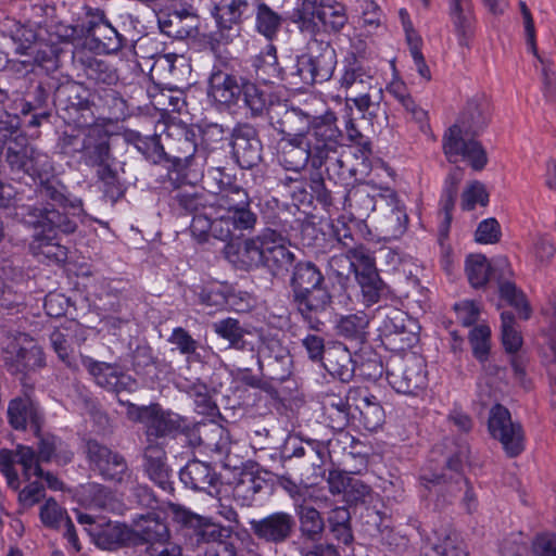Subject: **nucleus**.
I'll use <instances>...</instances> for the list:
<instances>
[{
	"label": "nucleus",
	"instance_id": "nucleus-1",
	"mask_svg": "<svg viewBox=\"0 0 556 556\" xmlns=\"http://www.w3.org/2000/svg\"><path fill=\"white\" fill-rule=\"evenodd\" d=\"M491 119V104L484 94L470 98L456 123L443 136V151L452 163L466 161L476 169H482L488 156L482 144L475 139Z\"/></svg>",
	"mask_w": 556,
	"mask_h": 556
},
{
	"label": "nucleus",
	"instance_id": "nucleus-2",
	"mask_svg": "<svg viewBox=\"0 0 556 556\" xmlns=\"http://www.w3.org/2000/svg\"><path fill=\"white\" fill-rule=\"evenodd\" d=\"M16 215L22 222L36 230L29 245L35 255H42L55 262L65 261L66 248L56 241V233L70 235L76 231L78 223L67 214H61L53 204H25L18 207Z\"/></svg>",
	"mask_w": 556,
	"mask_h": 556
},
{
	"label": "nucleus",
	"instance_id": "nucleus-3",
	"mask_svg": "<svg viewBox=\"0 0 556 556\" xmlns=\"http://www.w3.org/2000/svg\"><path fill=\"white\" fill-rule=\"evenodd\" d=\"M73 458L71 452L64 442L54 437L46 435L39 439L37 450L27 445H17L15 451H0V471L7 479L10 488L17 490L20 488V479L14 464L22 468L25 479L42 476L43 470L41 463L55 462L59 465H65Z\"/></svg>",
	"mask_w": 556,
	"mask_h": 556
},
{
	"label": "nucleus",
	"instance_id": "nucleus-4",
	"mask_svg": "<svg viewBox=\"0 0 556 556\" xmlns=\"http://www.w3.org/2000/svg\"><path fill=\"white\" fill-rule=\"evenodd\" d=\"M317 125L306 138L286 139L279 152V163L287 169L299 174L309 163L319 169L327 160L337 154L342 146V131L331 128L327 123Z\"/></svg>",
	"mask_w": 556,
	"mask_h": 556
},
{
	"label": "nucleus",
	"instance_id": "nucleus-5",
	"mask_svg": "<svg viewBox=\"0 0 556 556\" xmlns=\"http://www.w3.org/2000/svg\"><path fill=\"white\" fill-rule=\"evenodd\" d=\"M212 213L218 211L222 219L217 222L219 235L231 229L236 236L251 231L257 223V215L251 211V199L245 189L237 184L222 191L211 193Z\"/></svg>",
	"mask_w": 556,
	"mask_h": 556
},
{
	"label": "nucleus",
	"instance_id": "nucleus-6",
	"mask_svg": "<svg viewBox=\"0 0 556 556\" xmlns=\"http://www.w3.org/2000/svg\"><path fill=\"white\" fill-rule=\"evenodd\" d=\"M267 114L269 123L283 140L293 138H306L314 128L321 123H327L331 128H339L338 118L332 111L313 116L299 108L289 105L287 101H269Z\"/></svg>",
	"mask_w": 556,
	"mask_h": 556
},
{
	"label": "nucleus",
	"instance_id": "nucleus-7",
	"mask_svg": "<svg viewBox=\"0 0 556 556\" xmlns=\"http://www.w3.org/2000/svg\"><path fill=\"white\" fill-rule=\"evenodd\" d=\"M337 64L336 50L328 40L314 37L307 43V52L298 56L290 67L292 84L314 85L328 80Z\"/></svg>",
	"mask_w": 556,
	"mask_h": 556
},
{
	"label": "nucleus",
	"instance_id": "nucleus-8",
	"mask_svg": "<svg viewBox=\"0 0 556 556\" xmlns=\"http://www.w3.org/2000/svg\"><path fill=\"white\" fill-rule=\"evenodd\" d=\"M339 84L346 101H352L361 112L371 113L370 109L378 106L382 100V87L375 73L356 59L344 65Z\"/></svg>",
	"mask_w": 556,
	"mask_h": 556
},
{
	"label": "nucleus",
	"instance_id": "nucleus-9",
	"mask_svg": "<svg viewBox=\"0 0 556 556\" xmlns=\"http://www.w3.org/2000/svg\"><path fill=\"white\" fill-rule=\"evenodd\" d=\"M118 403L126 407V416L132 422L144 426L147 442H157L159 439L175 437L184 431L185 420L169 410H164L160 404L136 405L128 400L118 397Z\"/></svg>",
	"mask_w": 556,
	"mask_h": 556
},
{
	"label": "nucleus",
	"instance_id": "nucleus-10",
	"mask_svg": "<svg viewBox=\"0 0 556 556\" xmlns=\"http://www.w3.org/2000/svg\"><path fill=\"white\" fill-rule=\"evenodd\" d=\"M387 380L397 393L418 395L427 386L424 359L415 354L391 358L387 364Z\"/></svg>",
	"mask_w": 556,
	"mask_h": 556
},
{
	"label": "nucleus",
	"instance_id": "nucleus-11",
	"mask_svg": "<svg viewBox=\"0 0 556 556\" xmlns=\"http://www.w3.org/2000/svg\"><path fill=\"white\" fill-rule=\"evenodd\" d=\"M168 509L173 520L181 526L185 536L193 547H199L202 544L210 546L229 538L228 529L210 522L178 504H170Z\"/></svg>",
	"mask_w": 556,
	"mask_h": 556
},
{
	"label": "nucleus",
	"instance_id": "nucleus-12",
	"mask_svg": "<svg viewBox=\"0 0 556 556\" xmlns=\"http://www.w3.org/2000/svg\"><path fill=\"white\" fill-rule=\"evenodd\" d=\"M255 11V0H222L215 7L214 16L217 30L212 34V41L227 45L240 35V24L250 18Z\"/></svg>",
	"mask_w": 556,
	"mask_h": 556
},
{
	"label": "nucleus",
	"instance_id": "nucleus-13",
	"mask_svg": "<svg viewBox=\"0 0 556 556\" xmlns=\"http://www.w3.org/2000/svg\"><path fill=\"white\" fill-rule=\"evenodd\" d=\"M489 431L498 440L509 457H516L525 450V432L522 426L513 421L510 412L503 405H494L489 415Z\"/></svg>",
	"mask_w": 556,
	"mask_h": 556
},
{
	"label": "nucleus",
	"instance_id": "nucleus-14",
	"mask_svg": "<svg viewBox=\"0 0 556 556\" xmlns=\"http://www.w3.org/2000/svg\"><path fill=\"white\" fill-rule=\"evenodd\" d=\"M81 28L87 43L99 52L117 53L124 46V36L111 25L103 11H89Z\"/></svg>",
	"mask_w": 556,
	"mask_h": 556
},
{
	"label": "nucleus",
	"instance_id": "nucleus-15",
	"mask_svg": "<svg viewBox=\"0 0 556 556\" xmlns=\"http://www.w3.org/2000/svg\"><path fill=\"white\" fill-rule=\"evenodd\" d=\"M4 362L13 372L35 370L45 365L42 349L26 333L18 332L9 338L4 346Z\"/></svg>",
	"mask_w": 556,
	"mask_h": 556
},
{
	"label": "nucleus",
	"instance_id": "nucleus-16",
	"mask_svg": "<svg viewBox=\"0 0 556 556\" xmlns=\"http://www.w3.org/2000/svg\"><path fill=\"white\" fill-rule=\"evenodd\" d=\"M329 453L324 442L307 440L292 447H285L282 460L285 465L295 467L302 478L311 479L319 476Z\"/></svg>",
	"mask_w": 556,
	"mask_h": 556
},
{
	"label": "nucleus",
	"instance_id": "nucleus-17",
	"mask_svg": "<svg viewBox=\"0 0 556 556\" xmlns=\"http://www.w3.org/2000/svg\"><path fill=\"white\" fill-rule=\"evenodd\" d=\"M80 359L84 368L93 378L94 382L99 387L116 393L117 399L122 397L123 392L132 393L138 390L137 380L123 372L118 365L99 362L86 355H80Z\"/></svg>",
	"mask_w": 556,
	"mask_h": 556
},
{
	"label": "nucleus",
	"instance_id": "nucleus-18",
	"mask_svg": "<svg viewBox=\"0 0 556 556\" xmlns=\"http://www.w3.org/2000/svg\"><path fill=\"white\" fill-rule=\"evenodd\" d=\"M87 456L99 473L106 480L117 483L130 479V470L123 455L102 445L96 440L87 442Z\"/></svg>",
	"mask_w": 556,
	"mask_h": 556
},
{
	"label": "nucleus",
	"instance_id": "nucleus-19",
	"mask_svg": "<svg viewBox=\"0 0 556 556\" xmlns=\"http://www.w3.org/2000/svg\"><path fill=\"white\" fill-rule=\"evenodd\" d=\"M253 534L267 544L281 545L295 532V518L287 511H275L261 519L250 521Z\"/></svg>",
	"mask_w": 556,
	"mask_h": 556
},
{
	"label": "nucleus",
	"instance_id": "nucleus-20",
	"mask_svg": "<svg viewBox=\"0 0 556 556\" xmlns=\"http://www.w3.org/2000/svg\"><path fill=\"white\" fill-rule=\"evenodd\" d=\"M352 400L349 399V395L345 399L336 394H327L325 396V415L327 416L329 426L338 431V433L329 440V455L336 451V446L339 444H343V448L345 450L348 444L353 447V444L356 443L354 437L343 431L350 422V417H352Z\"/></svg>",
	"mask_w": 556,
	"mask_h": 556
},
{
	"label": "nucleus",
	"instance_id": "nucleus-21",
	"mask_svg": "<svg viewBox=\"0 0 556 556\" xmlns=\"http://www.w3.org/2000/svg\"><path fill=\"white\" fill-rule=\"evenodd\" d=\"M354 413L352 419L358 422V427L369 432L377 431L386 419L384 409L380 401L366 389H353L349 391Z\"/></svg>",
	"mask_w": 556,
	"mask_h": 556
},
{
	"label": "nucleus",
	"instance_id": "nucleus-22",
	"mask_svg": "<svg viewBox=\"0 0 556 556\" xmlns=\"http://www.w3.org/2000/svg\"><path fill=\"white\" fill-rule=\"evenodd\" d=\"M293 301L308 328L319 331L323 326L320 316L332 303V295L326 285L295 294Z\"/></svg>",
	"mask_w": 556,
	"mask_h": 556
},
{
	"label": "nucleus",
	"instance_id": "nucleus-23",
	"mask_svg": "<svg viewBox=\"0 0 556 556\" xmlns=\"http://www.w3.org/2000/svg\"><path fill=\"white\" fill-rule=\"evenodd\" d=\"M233 156L241 168H252L262 160V143L254 127L238 125L231 134Z\"/></svg>",
	"mask_w": 556,
	"mask_h": 556
},
{
	"label": "nucleus",
	"instance_id": "nucleus-24",
	"mask_svg": "<svg viewBox=\"0 0 556 556\" xmlns=\"http://www.w3.org/2000/svg\"><path fill=\"white\" fill-rule=\"evenodd\" d=\"M155 150L160 151V157L172 162L179 167H187L197 152V132L192 128L182 127L177 137L172 138L167 144L168 151H165L159 142L154 141Z\"/></svg>",
	"mask_w": 556,
	"mask_h": 556
},
{
	"label": "nucleus",
	"instance_id": "nucleus-25",
	"mask_svg": "<svg viewBox=\"0 0 556 556\" xmlns=\"http://www.w3.org/2000/svg\"><path fill=\"white\" fill-rule=\"evenodd\" d=\"M224 253L228 262L240 270H253L264 264V255L261 252L257 236L237 243H227Z\"/></svg>",
	"mask_w": 556,
	"mask_h": 556
},
{
	"label": "nucleus",
	"instance_id": "nucleus-26",
	"mask_svg": "<svg viewBox=\"0 0 556 556\" xmlns=\"http://www.w3.org/2000/svg\"><path fill=\"white\" fill-rule=\"evenodd\" d=\"M77 62L86 78L94 85L113 86L119 79L117 67L99 55L83 52L79 54Z\"/></svg>",
	"mask_w": 556,
	"mask_h": 556
},
{
	"label": "nucleus",
	"instance_id": "nucleus-27",
	"mask_svg": "<svg viewBox=\"0 0 556 556\" xmlns=\"http://www.w3.org/2000/svg\"><path fill=\"white\" fill-rule=\"evenodd\" d=\"M40 520L50 529L59 530L64 527V536L76 552L80 551V544L76 534L75 526L67 515V511L62 508L54 498H48L40 507Z\"/></svg>",
	"mask_w": 556,
	"mask_h": 556
},
{
	"label": "nucleus",
	"instance_id": "nucleus-28",
	"mask_svg": "<svg viewBox=\"0 0 556 556\" xmlns=\"http://www.w3.org/2000/svg\"><path fill=\"white\" fill-rule=\"evenodd\" d=\"M448 16L460 46H468L473 35L476 15L472 0H447Z\"/></svg>",
	"mask_w": 556,
	"mask_h": 556
},
{
	"label": "nucleus",
	"instance_id": "nucleus-29",
	"mask_svg": "<svg viewBox=\"0 0 556 556\" xmlns=\"http://www.w3.org/2000/svg\"><path fill=\"white\" fill-rule=\"evenodd\" d=\"M198 25V16L187 10L173 11L159 17L162 33L175 39L195 37Z\"/></svg>",
	"mask_w": 556,
	"mask_h": 556
},
{
	"label": "nucleus",
	"instance_id": "nucleus-30",
	"mask_svg": "<svg viewBox=\"0 0 556 556\" xmlns=\"http://www.w3.org/2000/svg\"><path fill=\"white\" fill-rule=\"evenodd\" d=\"M39 197L45 200H50L54 204L61 206L63 212L74 219H78L84 214L81 199L71 197L67 194L66 187L58 180L42 181L39 190Z\"/></svg>",
	"mask_w": 556,
	"mask_h": 556
},
{
	"label": "nucleus",
	"instance_id": "nucleus-31",
	"mask_svg": "<svg viewBox=\"0 0 556 556\" xmlns=\"http://www.w3.org/2000/svg\"><path fill=\"white\" fill-rule=\"evenodd\" d=\"M132 527L134 534L149 546L169 540L168 527L159 513L139 515Z\"/></svg>",
	"mask_w": 556,
	"mask_h": 556
},
{
	"label": "nucleus",
	"instance_id": "nucleus-32",
	"mask_svg": "<svg viewBox=\"0 0 556 556\" xmlns=\"http://www.w3.org/2000/svg\"><path fill=\"white\" fill-rule=\"evenodd\" d=\"M80 160L89 167H96L103 165L108 161H114L109 138L103 130L98 127H90L89 131H87Z\"/></svg>",
	"mask_w": 556,
	"mask_h": 556
},
{
	"label": "nucleus",
	"instance_id": "nucleus-33",
	"mask_svg": "<svg viewBox=\"0 0 556 556\" xmlns=\"http://www.w3.org/2000/svg\"><path fill=\"white\" fill-rule=\"evenodd\" d=\"M181 482L194 490L210 492L218 482V475L210 464L200 460H190L179 473Z\"/></svg>",
	"mask_w": 556,
	"mask_h": 556
},
{
	"label": "nucleus",
	"instance_id": "nucleus-34",
	"mask_svg": "<svg viewBox=\"0 0 556 556\" xmlns=\"http://www.w3.org/2000/svg\"><path fill=\"white\" fill-rule=\"evenodd\" d=\"M208 94L218 103H236L241 94L242 85L226 71L214 67L210 76Z\"/></svg>",
	"mask_w": 556,
	"mask_h": 556
},
{
	"label": "nucleus",
	"instance_id": "nucleus-35",
	"mask_svg": "<svg viewBox=\"0 0 556 556\" xmlns=\"http://www.w3.org/2000/svg\"><path fill=\"white\" fill-rule=\"evenodd\" d=\"M85 340V330L79 326L56 329L50 334V342L58 357L71 368L76 366L73 345H80Z\"/></svg>",
	"mask_w": 556,
	"mask_h": 556
},
{
	"label": "nucleus",
	"instance_id": "nucleus-36",
	"mask_svg": "<svg viewBox=\"0 0 556 556\" xmlns=\"http://www.w3.org/2000/svg\"><path fill=\"white\" fill-rule=\"evenodd\" d=\"M339 263H344L346 270L353 271L355 277L377 270L375 257L370 251L362 244L350 248L345 255H333L329 261L331 268H336Z\"/></svg>",
	"mask_w": 556,
	"mask_h": 556
},
{
	"label": "nucleus",
	"instance_id": "nucleus-37",
	"mask_svg": "<svg viewBox=\"0 0 556 556\" xmlns=\"http://www.w3.org/2000/svg\"><path fill=\"white\" fill-rule=\"evenodd\" d=\"M143 467L149 478L165 490L168 485V468L165 464V451L159 442H147L143 452Z\"/></svg>",
	"mask_w": 556,
	"mask_h": 556
},
{
	"label": "nucleus",
	"instance_id": "nucleus-38",
	"mask_svg": "<svg viewBox=\"0 0 556 556\" xmlns=\"http://www.w3.org/2000/svg\"><path fill=\"white\" fill-rule=\"evenodd\" d=\"M198 444L208 453L222 456L228 452L229 437L227 430L217 422L199 424L195 428Z\"/></svg>",
	"mask_w": 556,
	"mask_h": 556
},
{
	"label": "nucleus",
	"instance_id": "nucleus-39",
	"mask_svg": "<svg viewBox=\"0 0 556 556\" xmlns=\"http://www.w3.org/2000/svg\"><path fill=\"white\" fill-rule=\"evenodd\" d=\"M214 331L223 339L229 342V348L248 351L254 356V342L251 332L243 329L240 323L233 318H226L214 323Z\"/></svg>",
	"mask_w": 556,
	"mask_h": 556
},
{
	"label": "nucleus",
	"instance_id": "nucleus-40",
	"mask_svg": "<svg viewBox=\"0 0 556 556\" xmlns=\"http://www.w3.org/2000/svg\"><path fill=\"white\" fill-rule=\"evenodd\" d=\"M463 180V172L459 168L452 170L446 180L441 198L442 220L439 226L440 240L446 239L452 222V211L458 194V185Z\"/></svg>",
	"mask_w": 556,
	"mask_h": 556
},
{
	"label": "nucleus",
	"instance_id": "nucleus-41",
	"mask_svg": "<svg viewBox=\"0 0 556 556\" xmlns=\"http://www.w3.org/2000/svg\"><path fill=\"white\" fill-rule=\"evenodd\" d=\"M8 416L11 426L17 430L25 429L27 425H30L36 432L39 430L38 408L27 396L12 400L8 408Z\"/></svg>",
	"mask_w": 556,
	"mask_h": 556
},
{
	"label": "nucleus",
	"instance_id": "nucleus-42",
	"mask_svg": "<svg viewBox=\"0 0 556 556\" xmlns=\"http://www.w3.org/2000/svg\"><path fill=\"white\" fill-rule=\"evenodd\" d=\"M222 219L218 211H202L192 217L190 231L199 241H207L210 237L220 241H228L236 237V233L229 229L228 235H219L217 231V222Z\"/></svg>",
	"mask_w": 556,
	"mask_h": 556
},
{
	"label": "nucleus",
	"instance_id": "nucleus-43",
	"mask_svg": "<svg viewBox=\"0 0 556 556\" xmlns=\"http://www.w3.org/2000/svg\"><path fill=\"white\" fill-rule=\"evenodd\" d=\"M408 216L405 206L395 195L390 198L386 212L379 220L382 233L388 238H399L407 229Z\"/></svg>",
	"mask_w": 556,
	"mask_h": 556
},
{
	"label": "nucleus",
	"instance_id": "nucleus-44",
	"mask_svg": "<svg viewBox=\"0 0 556 556\" xmlns=\"http://www.w3.org/2000/svg\"><path fill=\"white\" fill-rule=\"evenodd\" d=\"M323 285H325V277L313 262H299L294 265L290 279L292 296Z\"/></svg>",
	"mask_w": 556,
	"mask_h": 556
},
{
	"label": "nucleus",
	"instance_id": "nucleus-45",
	"mask_svg": "<svg viewBox=\"0 0 556 556\" xmlns=\"http://www.w3.org/2000/svg\"><path fill=\"white\" fill-rule=\"evenodd\" d=\"M379 330L383 336L413 332L415 321L408 315L395 307H386L378 313Z\"/></svg>",
	"mask_w": 556,
	"mask_h": 556
},
{
	"label": "nucleus",
	"instance_id": "nucleus-46",
	"mask_svg": "<svg viewBox=\"0 0 556 556\" xmlns=\"http://www.w3.org/2000/svg\"><path fill=\"white\" fill-rule=\"evenodd\" d=\"M328 1L329 0H302L300 8L296 10V22L302 31L315 37L319 34L321 12Z\"/></svg>",
	"mask_w": 556,
	"mask_h": 556
},
{
	"label": "nucleus",
	"instance_id": "nucleus-47",
	"mask_svg": "<svg viewBox=\"0 0 556 556\" xmlns=\"http://www.w3.org/2000/svg\"><path fill=\"white\" fill-rule=\"evenodd\" d=\"M254 14L257 33L273 40L281 27L282 17L261 0H255Z\"/></svg>",
	"mask_w": 556,
	"mask_h": 556
},
{
	"label": "nucleus",
	"instance_id": "nucleus-48",
	"mask_svg": "<svg viewBox=\"0 0 556 556\" xmlns=\"http://www.w3.org/2000/svg\"><path fill=\"white\" fill-rule=\"evenodd\" d=\"M387 90L404 108L410 118L418 123L420 128H424L428 114L414 101L406 85L403 81H392Z\"/></svg>",
	"mask_w": 556,
	"mask_h": 556
},
{
	"label": "nucleus",
	"instance_id": "nucleus-49",
	"mask_svg": "<svg viewBox=\"0 0 556 556\" xmlns=\"http://www.w3.org/2000/svg\"><path fill=\"white\" fill-rule=\"evenodd\" d=\"M60 112L62 118L67 124H73L78 127L92 126L96 122L93 106L94 104L89 99L83 102H73V104H62Z\"/></svg>",
	"mask_w": 556,
	"mask_h": 556
},
{
	"label": "nucleus",
	"instance_id": "nucleus-50",
	"mask_svg": "<svg viewBox=\"0 0 556 556\" xmlns=\"http://www.w3.org/2000/svg\"><path fill=\"white\" fill-rule=\"evenodd\" d=\"M173 200L178 207L193 215L212 211L211 193L195 191L192 187L177 190Z\"/></svg>",
	"mask_w": 556,
	"mask_h": 556
},
{
	"label": "nucleus",
	"instance_id": "nucleus-51",
	"mask_svg": "<svg viewBox=\"0 0 556 556\" xmlns=\"http://www.w3.org/2000/svg\"><path fill=\"white\" fill-rule=\"evenodd\" d=\"M265 481L262 477L252 472L241 475L239 481L233 486V498L241 506H250L255 495L264 488Z\"/></svg>",
	"mask_w": 556,
	"mask_h": 556
},
{
	"label": "nucleus",
	"instance_id": "nucleus-52",
	"mask_svg": "<svg viewBox=\"0 0 556 556\" xmlns=\"http://www.w3.org/2000/svg\"><path fill=\"white\" fill-rule=\"evenodd\" d=\"M356 280L361 287L363 300L368 306L378 303L389 292L377 270L357 276Z\"/></svg>",
	"mask_w": 556,
	"mask_h": 556
},
{
	"label": "nucleus",
	"instance_id": "nucleus-53",
	"mask_svg": "<svg viewBox=\"0 0 556 556\" xmlns=\"http://www.w3.org/2000/svg\"><path fill=\"white\" fill-rule=\"evenodd\" d=\"M90 127L75 126L70 130L63 131L56 144L60 153L68 157L80 156L86 143L87 131H89Z\"/></svg>",
	"mask_w": 556,
	"mask_h": 556
},
{
	"label": "nucleus",
	"instance_id": "nucleus-54",
	"mask_svg": "<svg viewBox=\"0 0 556 556\" xmlns=\"http://www.w3.org/2000/svg\"><path fill=\"white\" fill-rule=\"evenodd\" d=\"M327 368L329 374L343 382H349L354 376V362L346 349H334L329 352Z\"/></svg>",
	"mask_w": 556,
	"mask_h": 556
},
{
	"label": "nucleus",
	"instance_id": "nucleus-55",
	"mask_svg": "<svg viewBox=\"0 0 556 556\" xmlns=\"http://www.w3.org/2000/svg\"><path fill=\"white\" fill-rule=\"evenodd\" d=\"M114 161H108L103 165L96 166V176L103 186L104 194L115 202L124 194L123 185L119 181L117 172L113 168Z\"/></svg>",
	"mask_w": 556,
	"mask_h": 556
},
{
	"label": "nucleus",
	"instance_id": "nucleus-56",
	"mask_svg": "<svg viewBox=\"0 0 556 556\" xmlns=\"http://www.w3.org/2000/svg\"><path fill=\"white\" fill-rule=\"evenodd\" d=\"M350 511L345 507H336L328 517L329 529L336 540L348 545L353 540L350 526Z\"/></svg>",
	"mask_w": 556,
	"mask_h": 556
},
{
	"label": "nucleus",
	"instance_id": "nucleus-57",
	"mask_svg": "<svg viewBox=\"0 0 556 556\" xmlns=\"http://www.w3.org/2000/svg\"><path fill=\"white\" fill-rule=\"evenodd\" d=\"M76 495L80 504L89 508H104L110 500L108 489L94 482L79 485Z\"/></svg>",
	"mask_w": 556,
	"mask_h": 556
},
{
	"label": "nucleus",
	"instance_id": "nucleus-58",
	"mask_svg": "<svg viewBox=\"0 0 556 556\" xmlns=\"http://www.w3.org/2000/svg\"><path fill=\"white\" fill-rule=\"evenodd\" d=\"M492 267L486 257L481 254L469 255L466 260V274L473 288L483 287L490 276Z\"/></svg>",
	"mask_w": 556,
	"mask_h": 556
},
{
	"label": "nucleus",
	"instance_id": "nucleus-59",
	"mask_svg": "<svg viewBox=\"0 0 556 556\" xmlns=\"http://www.w3.org/2000/svg\"><path fill=\"white\" fill-rule=\"evenodd\" d=\"M299 516L302 534L312 541L319 540L325 530L320 513L314 507L305 506L301 508Z\"/></svg>",
	"mask_w": 556,
	"mask_h": 556
},
{
	"label": "nucleus",
	"instance_id": "nucleus-60",
	"mask_svg": "<svg viewBox=\"0 0 556 556\" xmlns=\"http://www.w3.org/2000/svg\"><path fill=\"white\" fill-rule=\"evenodd\" d=\"M345 201L358 218L368 217L376 208V198L366 188H354L349 191Z\"/></svg>",
	"mask_w": 556,
	"mask_h": 556
},
{
	"label": "nucleus",
	"instance_id": "nucleus-61",
	"mask_svg": "<svg viewBox=\"0 0 556 556\" xmlns=\"http://www.w3.org/2000/svg\"><path fill=\"white\" fill-rule=\"evenodd\" d=\"M288 245L269 251V254L264 257L263 266L267 267L274 276L286 275L294 264L295 255Z\"/></svg>",
	"mask_w": 556,
	"mask_h": 556
},
{
	"label": "nucleus",
	"instance_id": "nucleus-62",
	"mask_svg": "<svg viewBox=\"0 0 556 556\" xmlns=\"http://www.w3.org/2000/svg\"><path fill=\"white\" fill-rule=\"evenodd\" d=\"M369 325V317L364 312L343 316L338 323V331L341 336L350 339H362Z\"/></svg>",
	"mask_w": 556,
	"mask_h": 556
},
{
	"label": "nucleus",
	"instance_id": "nucleus-63",
	"mask_svg": "<svg viewBox=\"0 0 556 556\" xmlns=\"http://www.w3.org/2000/svg\"><path fill=\"white\" fill-rule=\"evenodd\" d=\"M500 294L509 305H511L523 319L531 316V307L526 299L525 293L519 290L515 283L503 281L500 283Z\"/></svg>",
	"mask_w": 556,
	"mask_h": 556
},
{
	"label": "nucleus",
	"instance_id": "nucleus-64",
	"mask_svg": "<svg viewBox=\"0 0 556 556\" xmlns=\"http://www.w3.org/2000/svg\"><path fill=\"white\" fill-rule=\"evenodd\" d=\"M241 94L245 106L251 111L253 116H260L268 109V100L264 91L255 84L243 83Z\"/></svg>",
	"mask_w": 556,
	"mask_h": 556
}]
</instances>
